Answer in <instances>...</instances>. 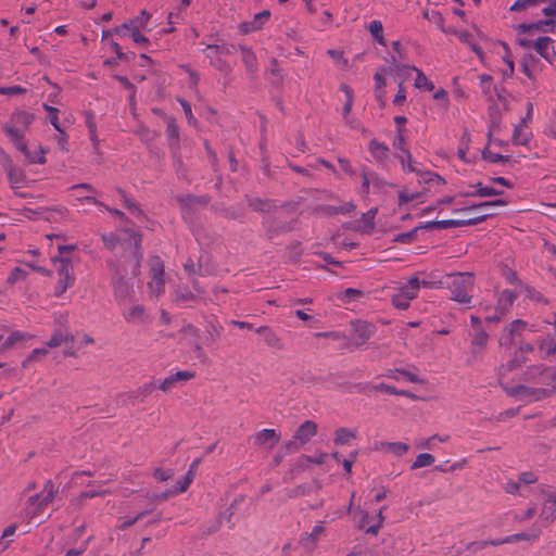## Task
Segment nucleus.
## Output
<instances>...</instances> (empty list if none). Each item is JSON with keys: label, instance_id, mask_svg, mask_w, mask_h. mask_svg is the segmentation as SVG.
I'll use <instances>...</instances> for the list:
<instances>
[{"label": "nucleus", "instance_id": "57", "mask_svg": "<svg viewBox=\"0 0 556 556\" xmlns=\"http://www.w3.org/2000/svg\"><path fill=\"white\" fill-rule=\"evenodd\" d=\"M421 178L427 184H433V185H445V180L438 174L432 172H425L421 175Z\"/></svg>", "mask_w": 556, "mask_h": 556}, {"label": "nucleus", "instance_id": "26", "mask_svg": "<svg viewBox=\"0 0 556 556\" xmlns=\"http://www.w3.org/2000/svg\"><path fill=\"white\" fill-rule=\"evenodd\" d=\"M368 150L371 156L378 162H382L388 159L389 148L376 139H372L369 142Z\"/></svg>", "mask_w": 556, "mask_h": 556}, {"label": "nucleus", "instance_id": "64", "mask_svg": "<svg viewBox=\"0 0 556 556\" xmlns=\"http://www.w3.org/2000/svg\"><path fill=\"white\" fill-rule=\"evenodd\" d=\"M176 387V381L172 378V376L169 375L168 377H166L165 379H163L157 386L156 388L164 391V392H169L172 389H174Z\"/></svg>", "mask_w": 556, "mask_h": 556}, {"label": "nucleus", "instance_id": "23", "mask_svg": "<svg viewBox=\"0 0 556 556\" xmlns=\"http://www.w3.org/2000/svg\"><path fill=\"white\" fill-rule=\"evenodd\" d=\"M401 70L405 71V72H410V71L416 72V78H415L414 86L417 89H426V90H429V91L434 89L433 83L431 80H429L426 77V75L420 70H418L417 67L408 66V65H403Z\"/></svg>", "mask_w": 556, "mask_h": 556}, {"label": "nucleus", "instance_id": "47", "mask_svg": "<svg viewBox=\"0 0 556 556\" xmlns=\"http://www.w3.org/2000/svg\"><path fill=\"white\" fill-rule=\"evenodd\" d=\"M457 37L458 39L462 41V42H465L467 45H469L471 47V49L478 54V55H481L482 53V50L479 46H477L475 42H473V38H472V35L468 31H459L457 33Z\"/></svg>", "mask_w": 556, "mask_h": 556}, {"label": "nucleus", "instance_id": "59", "mask_svg": "<svg viewBox=\"0 0 556 556\" xmlns=\"http://www.w3.org/2000/svg\"><path fill=\"white\" fill-rule=\"evenodd\" d=\"M465 223L462 219H444L438 220V229H448L456 227H464Z\"/></svg>", "mask_w": 556, "mask_h": 556}, {"label": "nucleus", "instance_id": "27", "mask_svg": "<svg viewBox=\"0 0 556 556\" xmlns=\"http://www.w3.org/2000/svg\"><path fill=\"white\" fill-rule=\"evenodd\" d=\"M131 238H132V240L135 242V248H136V251L134 252V257H132L131 275L134 277H136V276H138L140 274V264H141L142 255L139 252V247H140V243H141L142 236L139 232H131Z\"/></svg>", "mask_w": 556, "mask_h": 556}, {"label": "nucleus", "instance_id": "29", "mask_svg": "<svg viewBox=\"0 0 556 556\" xmlns=\"http://www.w3.org/2000/svg\"><path fill=\"white\" fill-rule=\"evenodd\" d=\"M206 58L210 59V64L215 67L217 71L223 73H230L232 71L231 65L222 58V54H216L214 52L207 51Z\"/></svg>", "mask_w": 556, "mask_h": 556}, {"label": "nucleus", "instance_id": "62", "mask_svg": "<svg viewBox=\"0 0 556 556\" xmlns=\"http://www.w3.org/2000/svg\"><path fill=\"white\" fill-rule=\"evenodd\" d=\"M25 277H26L25 270H23L20 267H15L10 273V275L8 277V282L12 285V283H15L18 280H23Z\"/></svg>", "mask_w": 556, "mask_h": 556}, {"label": "nucleus", "instance_id": "16", "mask_svg": "<svg viewBox=\"0 0 556 556\" xmlns=\"http://www.w3.org/2000/svg\"><path fill=\"white\" fill-rule=\"evenodd\" d=\"M260 333L267 346L281 350L283 348L280 337L268 326H261L255 329Z\"/></svg>", "mask_w": 556, "mask_h": 556}, {"label": "nucleus", "instance_id": "2", "mask_svg": "<svg viewBox=\"0 0 556 556\" xmlns=\"http://www.w3.org/2000/svg\"><path fill=\"white\" fill-rule=\"evenodd\" d=\"M58 493L59 486L52 480H47L40 493L28 497L24 507L25 517L34 519L40 516L47 506L54 501Z\"/></svg>", "mask_w": 556, "mask_h": 556}, {"label": "nucleus", "instance_id": "6", "mask_svg": "<svg viewBox=\"0 0 556 556\" xmlns=\"http://www.w3.org/2000/svg\"><path fill=\"white\" fill-rule=\"evenodd\" d=\"M113 295L118 306L130 303L135 295L134 283L126 279L119 271H116L112 278Z\"/></svg>", "mask_w": 556, "mask_h": 556}, {"label": "nucleus", "instance_id": "52", "mask_svg": "<svg viewBox=\"0 0 556 556\" xmlns=\"http://www.w3.org/2000/svg\"><path fill=\"white\" fill-rule=\"evenodd\" d=\"M541 24H555V22L553 20H546V21H539V22L532 23V24L522 23L517 26V29L519 33L525 34L532 29H541Z\"/></svg>", "mask_w": 556, "mask_h": 556}, {"label": "nucleus", "instance_id": "35", "mask_svg": "<svg viewBox=\"0 0 556 556\" xmlns=\"http://www.w3.org/2000/svg\"><path fill=\"white\" fill-rule=\"evenodd\" d=\"M368 30L371 34L372 38L381 46H386V40L383 37V26L382 23L378 20H374L368 25Z\"/></svg>", "mask_w": 556, "mask_h": 556}, {"label": "nucleus", "instance_id": "4", "mask_svg": "<svg viewBox=\"0 0 556 556\" xmlns=\"http://www.w3.org/2000/svg\"><path fill=\"white\" fill-rule=\"evenodd\" d=\"M51 260L55 265H58L56 274L59 279L54 287V295L60 298L68 288L73 287L75 282L74 269L70 258L67 257L54 256Z\"/></svg>", "mask_w": 556, "mask_h": 556}, {"label": "nucleus", "instance_id": "21", "mask_svg": "<svg viewBox=\"0 0 556 556\" xmlns=\"http://www.w3.org/2000/svg\"><path fill=\"white\" fill-rule=\"evenodd\" d=\"M324 533V526L323 522H319L316 525L311 533H305L301 539L302 546L307 549L312 551L316 547L317 542L320 538V535Z\"/></svg>", "mask_w": 556, "mask_h": 556}, {"label": "nucleus", "instance_id": "18", "mask_svg": "<svg viewBox=\"0 0 556 556\" xmlns=\"http://www.w3.org/2000/svg\"><path fill=\"white\" fill-rule=\"evenodd\" d=\"M528 324L525 320L521 319H515L513 320L506 328L505 331H507V336H504L500 343L502 345H511L514 341L515 334H520L523 330H526Z\"/></svg>", "mask_w": 556, "mask_h": 556}, {"label": "nucleus", "instance_id": "43", "mask_svg": "<svg viewBox=\"0 0 556 556\" xmlns=\"http://www.w3.org/2000/svg\"><path fill=\"white\" fill-rule=\"evenodd\" d=\"M43 109L49 115V121L55 130H60V122H59V110L54 106H51L47 103H43Z\"/></svg>", "mask_w": 556, "mask_h": 556}, {"label": "nucleus", "instance_id": "53", "mask_svg": "<svg viewBox=\"0 0 556 556\" xmlns=\"http://www.w3.org/2000/svg\"><path fill=\"white\" fill-rule=\"evenodd\" d=\"M535 62L532 55H526L521 62L522 73L530 79H533L532 64Z\"/></svg>", "mask_w": 556, "mask_h": 556}, {"label": "nucleus", "instance_id": "56", "mask_svg": "<svg viewBox=\"0 0 556 556\" xmlns=\"http://www.w3.org/2000/svg\"><path fill=\"white\" fill-rule=\"evenodd\" d=\"M405 128H399L396 130V136L394 140V147L406 153L407 157L410 159V153L404 148L405 138H404Z\"/></svg>", "mask_w": 556, "mask_h": 556}, {"label": "nucleus", "instance_id": "5", "mask_svg": "<svg viewBox=\"0 0 556 556\" xmlns=\"http://www.w3.org/2000/svg\"><path fill=\"white\" fill-rule=\"evenodd\" d=\"M148 289L151 296L160 298L165 293V267L160 256H152L149 263Z\"/></svg>", "mask_w": 556, "mask_h": 556}, {"label": "nucleus", "instance_id": "9", "mask_svg": "<svg viewBox=\"0 0 556 556\" xmlns=\"http://www.w3.org/2000/svg\"><path fill=\"white\" fill-rule=\"evenodd\" d=\"M35 115L24 110H16L12 113L10 122L3 126V131L9 137V128L15 129L24 139V132L34 122Z\"/></svg>", "mask_w": 556, "mask_h": 556}, {"label": "nucleus", "instance_id": "46", "mask_svg": "<svg viewBox=\"0 0 556 556\" xmlns=\"http://www.w3.org/2000/svg\"><path fill=\"white\" fill-rule=\"evenodd\" d=\"M525 293H526V296L531 300V301H534V302H538V303H544V304H547V300L545 299V296L540 292L538 291L536 289L530 287V286H526L525 287Z\"/></svg>", "mask_w": 556, "mask_h": 556}, {"label": "nucleus", "instance_id": "58", "mask_svg": "<svg viewBox=\"0 0 556 556\" xmlns=\"http://www.w3.org/2000/svg\"><path fill=\"white\" fill-rule=\"evenodd\" d=\"M482 157L483 160L490 162V163H500V162H503V161H507L508 160V155H502V154H498V153H494V152H491V151H483L482 153Z\"/></svg>", "mask_w": 556, "mask_h": 556}, {"label": "nucleus", "instance_id": "17", "mask_svg": "<svg viewBox=\"0 0 556 556\" xmlns=\"http://www.w3.org/2000/svg\"><path fill=\"white\" fill-rule=\"evenodd\" d=\"M2 167L7 173V177L11 185V188L15 189V188H20L24 185L25 175L22 169L16 168L13 165L12 160L10 162H8V164L3 165Z\"/></svg>", "mask_w": 556, "mask_h": 556}, {"label": "nucleus", "instance_id": "10", "mask_svg": "<svg viewBox=\"0 0 556 556\" xmlns=\"http://www.w3.org/2000/svg\"><path fill=\"white\" fill-rule=\"evenodd\" d=\"M352 329V344L354 346L364 345L375 333L376 327L364 320L351 321Z\"/></svg>", "mask_w": 556, "mask_h": 556}, {"label": "nucleus", "instance_id": "50", "mask_svg": "<svg viewBox=\"0 0 556 556\" xmlns=\"http://www.w3.org/2000/svg\"><path fill=\"white\" fill-rule=\"evenodd\" d=\"M192 480H193V473H191V470H188V472L182 478V480L177 481V485L175 486V493L179 494V493L185 492L191 484Z\"/></svg>", "mask_w": 556, "mask_h": 556}, {"label": "nucleus", "instance_id": "25", "mask_svg": "<svg viewBox=\"0 0 556 556\" xmlns=\"http://www.w3.org/2000/svg\"><path fill=\"white\" fill-rule=\"evenodd\" d=\"M197 301V295L188 288H177L174 295V302L181 307L190 306Z\"/></svg>", "mask_w": 556, "mask_h": 556}, {"label": "nucleus", "instance_id": "8", "mask_svg": "<svg viewBox=\"0 0 556 556\" xmlns=\"http://www.w3.org/2000/svg\"><path fill=\"white\" fill-rule=\"evenodd\" d=\"M9 131V139L13 142L15 148L24 153L25 157L28 160L31 164H45L46 157H45V151L39 148L36 151H29L27 148V144L25 140L21 137V135L12 128L8 129Z\"/></svg>", "mask_w": 556, "mask_h": 556}, {"label": "nucleus", "instance_id": "61", "mask_svg": "<svg viewBox=\"0 0 556 556\" xmlns=\"http://www.w3.org/2000/svg\"><path fill=\"white\" fill-rule=\"evenodd\" d=\"M362 177V191L365 194L369 193L370 185H371V174L368 173L365 168L361 172Z\"/></svg>", "mask_w": 556, "mask_h": 556}, {"label": "nucleus", "instance_id": "28", "mask_svg": "<svg viewBox=\"0 0 556 556\" xmlns=\"http://www.w3.org/2000/svg\"><path fill=\"white\" fill-rule=\"evenodd\" d=\"M523 119L520 124H518L513 134V142L517 146H525L530 141L531 132L527 130Z\"/></svg>", "mask_w": 556, "mask_h": 556}, {"label": "nucleus", "instance_id": "14", "mask_svg": "<svg viewBox=\"0 0 556 556\" xmlns=\"http://www.w3.org/2000/svg\"><path fill=\"white\" fill-rule=\"evenodd\" d=\"M517 298L518 295L515 291L509 289L503 290L497 296L495 311L502 315H506Z\"/></svg>", "mask_w": 556, "mask_h": 556}, {"label": "nucleus", "instance_id": "45", "mask_svg": "<svg viewBox=\"0 0 556 556\" xmlns=\"http://www.w3.org/2000/svg\"><path fill=\"white\" fill-rule=\"evenodd\" d=\"M48 350L45 348L34 349L30 354L23 361L22 367L27 368L31 362L37 361L39 357L46 356Z\"/></svg>", "mask_w": 556, "mask_h": 556}, {"label": "nucleus", "instance_id": "19", "mask_svg": "<svg viewBox=\"0 0 556 556\" xmlns=\"http://www.w3.org/2000/svg\"><path fill=\"white\" fill-rule=\"evenodd\" d=\"M539 519L544 522L543 526L556 519V493L543 503Z\"/></svg>", "mask_w": 556, "mask_h": 556}, {"label": "nucleus", "instance_id": "48", "mask_svg": "<svg viewBox=\"0 0 556 556\" xmlns=\"http://www.w3.org/2000/svg\"><path fill=\"white\" fill-rule=\"evenodd\" d=\"M155 387L150 383H144L143 386L139 387L136 391L131 392L129 397L131 399H144L151 394Z\"/></svg>", "mask_w": 556, "mask_h": 556}, {"label": "nucleus", "instance_id": "36", "mask_svg": "<svg viewBox=\"0 0 556 556\" xmlns=\"http://www.w3.org/2000/svg\"><path fill=\"white\" fill-rule=\"evenodd\" d=\"M27 338H30V336L22 331H14L2 342L0 351H7L10 348H12L16 342L25 340Z\"/></svg>", "mask_w": 556, "mask_h": 556}, {"label": "nucleus", "instance_id": "31", "mask_svg": "<svg viewBox=\"0 0 556 556\" xmlns=\"http://www.w3.org/2000/svg\"><path fill=\"white\" fill-rule=\"evenodd\" d=\"M381 448L395 456H403L409 450V445L403 442H382Z\"/></svg>", "mask_w": 556, "mask_h": 556}, {"label": "nucleus", "instance_id": "51", "mask_svg": "<svg viewBox=\"0 0 556 556\" xmlns=\"http://www.w3.org/2000/svg\"><path fill=\"white\" fill-rule=\"evenodd\" d=\"M150 18H151V14L149 12H147L146 10H141L140 14L136 18L130 20V23H131L132 27L143 28V27H146V25L148 24Z\"/></svg>", "mask_w": 556, "mask_h": 556}, {"label": "nucleus", "instance_id": "7", "mask_svg": "<svg viewBox=\"0 0 556 556\" xmlns=\"http://www.w3.org/2000/svg\"><path fill=\"white\" fill-rule=\"evenodd\" d=\"M317 433V424L306 420L296 429L293 439L285 444L287 453H294L301 445L306 444Z\"/></svg>", "mask_w": 556, "mask_h": 556}, {"label": "nucleus", "instance_id": "3", "mask_svg": "<svg viewBox=\"0 0 556 556\" xmlns=\"http://www.w3.org/2000/svg\"><path fill=\"white\" fill-rule=\"evenodd\" d=\"M426 288H435V283L422 281L417 277L410 278L404 286L399 288L397 292L392 296V303L396 308L406 309L409 306L412 300L416 299L420 289V286Z\"/></svg>", "mask_w": 556, "mask_h": 556}, {"label": "nucleus", "instance_id": "60", "mask_svg": "<svg viewBox=\"0 0 556 556\" xmlns=\"http://www.w3.org/2000/svg\"><path fill=\"white\" fill-rule=\"evenodd\" d=\"M249 204L254 211L266 212L270 210V203L267 200L253 199Z\"/></svg>", "mask_w": 556, "mask_h": 556}, {"label": "nucleus", "instance_id": "13", "mask_svg": "<svg viewBox=\"0 0 556 556\" xmlns=\"http://www.w3.org/2000/svg\"><path fill=\"white\" fill-rule=\"evenodd\" d=\"M553 42V39L546 36L539 37L534 41L536 52L551 64L554 62L556 55Z\"/></svg>", "mask_w": 556, "mask_h": 556}, {"label": "nucleus", "instance_id": "40", "mask_svg": "<svg viewBox=\"0 0 556 556\" xmlns=\"http://www.w3.org/2000/svg\"><path fill=\"white\" fill-rule=\"evenodd\" d=\"M362 296V291L354 288H348L344 291L338 293L337 298L343 303H350L352 300H356Z\"/></svg>", "mask_w": 556, "mask_h": 556}, {"label": "nucleus", "instance_id": "34", "mask_svg": "<svg viewBox=\"0 0 556 556\" xmlns=\"http://www.w3.org/2000/svg\"><path fill=\"white\" fill-rule=\"evenodd\" d=\"M539 351L542 354V358H547L548 356L556 353V341L549 337L540 340Z\"/></svg>", "mask_w": 556, "mask_h": 556}, {"label": "nucleus", "instance_id": "22", "mask_svg": "<svg viewBox=\"0 0 556 556\" xmlns=\"http://www.w3.org/2000/svg\"><path fill=\"white\" fill-rule=\"evenodd\" d=\"M488 341L489 334L484 330L479 328L471 339L470 353L472 355L480 354L486 348Z\"/></svg>", "mask_w": 556, "mask_h": 556}, {"label": "nucleus", "instance_id": "30", "mask_svg": "<svg viewBox=\"0 0 556 556\" xmlns=\"http://www.w3.org/2000/svg\"><path fill=\"white\" fill-rule=\"evenodd\" d=\"M74 341V336L68 333V332H63L62 330H55L50 340L46 342L47 346L49 348H58L60 346L61 344L63 343H66V342H73Z\"/></svg>", "mask_w": 556, "mask_h": 556}, {"label": "nucleus", "instance_id": "41", "mask_svg": "<svg viewBox=\"0 0 556 556\" xmlns=\"http://www.w3.org/2000/svg\"><path fill=\"white\" fill-rule=\"evenodd\" d=\"M206 51L214 52L216 54L227 55L232 54L236 51L235 45H207Z\"/></svg>", "mask_w": 556, "mask_h": 556}, {"label": "nucleus", "instance_id": "49", "mask_svg": "<svg viewBox=\"0 0 556 556\" xmlns=\"http://www.w3.org/2000/svg\"><path fill=\"white\" fill-rule=\"evenodd\" d=\"M205 330L212 341H216L223 331V327L219 324L208 321L205 326Z\"/></svg>", "mask_w": 556, "mask_h": 556}, {"label": "nucleus", "instance_id": "11", "mask_svg": "<svg viewBox=\"0 0 556 556\" xmlns=\"http://www.w3.org/2000/svg\"><path fill=\"white\" fill-rule=\"evenodd\" d=\"M253 444L258 447L271 450L280 440V434L275 429H263L253 437Z\"/></svg>", "mask_w": 556, "mask_h": 556}, {"label": "nucleus", "instance_id": "20", "mask_svg": "<svg viewBox=\"0 0 556 556\" xmlns=\"http://www.w3.org/2000/svg\"><path fill=\"white\" fill-rule=\"evenodd\" d=\"M242 56V63L245 66L248 74L254 76L257 72V58L253 50L245 46L239 47Z\"/></svg>", "mask_w": 556, "mask_h": 556}, {"label": "nucleus", "instance_id": "32", "mask_svg": "<svg viewBox=\"0 0 556 556\" xmlns=\"http://www.w3.org/2000/svg\"><path fill=\"white\" fill-rule=\"evenodd\" d=\"M476 191L472 193H469L468 195L475 197H495V195H502L504 193L503 190L495 189L490 186H483L481 182H477L475 186Z\"/></svg>", "mask_w": 556, "mask_h": 556}, {"label": "nucleus", "instance_id": "39", "mask_svg": "<svg viewBox=\"0 0 556 556\" xmlns=\"http://www.w3.org/2000/svg\"><path fill=\"white\" fill-rule=\"evenodd\" d=\"M295 220L289 222L287 224L277 223L275 226H270L267 229L269 237L278 236L280 233H285L291 231L294 228Z\"/></svg>", "mask_w": 556, "mask_h": 556}, {"label": "nucleus", "instance_id": "37", "mask_svg": "<svg viewBox=\"0 0 556 556\" xmlns=\"http://www.w3.org/2000/svg\"><path fill=\"white\" fill-rule=\"evenodd\" d=\"M505 205H507V201L506 200L497 199V200L481 202L479 204H472L470 206H466V207L462 208L460 211L469 212V211L480 210V208H483V207L505 206Z\"/></svg>", "mask_w": 556, "mask_h": 556}, {"label": "nucleus", "instance_id": "24", "mask_svg": "<svg viewBox=\"0 0 556 556\" xmlns=\"http://www.w3.org/2000/svg\"><path fill=\"white\" fill-rule=\"evenodd\" d=\"M510 393L515 396H518L519 399L533 397L534 400H540L546 395V390L531 389L526 386H518L515 389H513Z\"/></svg>", "mask_w": 556, "mask_h": 556}, {"label": "nucleus", "instance_id": "42", "mask_svg": "<svg viewBox=\"0 0 556 556\" xmlns=\"http://www.w3.org/2000/svg\"><path fill=\"white\" fill-rule=\"evenodd\" d=\"M421 197V192H408L406 189H403L399 192V205L401 206L408 202L419 200Z\"/></svg>", "mask_w": 556, "mask_h": 556}, {"label": "nucleus", "instance_id": "38", "mask_svg": "<svg viewBox=\"0 0 556 556\" xmlns=\"http://www.w3.org/2000/svg\"><path fill=\"white\" fill-rule=\"evenodd\" d=\"M434 460H435V458L433 455H431L429 453H421L416 457V459L412 464L410 468L418 469V468H422V467H428V466H431L434 463Z\"/></svg>", "mask_w": 556, "mask_h": 556}, {"label": "nucleus", "instance_id": "1", "mask_svg": "<svg viewBox=\"0 0 556 556\" xmlns=\"http://www.w3.org/2000/svg\"><path fill=\"white\" fill-rule=\"evenodd\" d=\"M439 285L450 290L453 301L471 307V292L475 288V277L471 273L448 274L439 281Z\"/></svg>", "mask_w": 556, "mask_h": 556}, {"label": "nucleus", "instance_id": "12", "mask_svg": "<svg viewBox=\"0 0 556 556\" xmlns=\"http://www.w3.org/2000/svg\"><path fill=\"white\" fill-rule=\"evenodd\" d=\"M270 17L269 10H263L262 12L254 15L252 21L243 22L239 25V29L242 34H249L260 30Z\"/></svg>", "mask_w": 556, "mask_h": 556}, {"label": "nucleus", "instance_id": "44", "mask_svg": "<svg viewBox=\"0 0 556 556\" xmlns=\"http://www.w3.org/2000/svg\"><path fill=\"white\" fill-rule=\"evenodd\" d=\"M352 438H354L353 432L346 428H340L336 431L334 443L343 445L349 443Z\"/></svg>", "mask_w": 556, "mask_h": 556}, {"label": "nucleus", "instance_id": "54", "mask_svg": "<svg viewBox=\"0 0 556 556\" xmlns=\"http://www.w3.org/2000/svg\"><path fill=\"white\" fill-rule=\"evenodd\" d=\"M501 542H494V541H478V542H470L466 544L465 548L466 551H469L470 553H477L478 551L486 547L488 545H497Z\"/></svg>", "mask_w": 556, "mask_h": 556}, {"label": "nucleus", "instance_id": "55", "mask_svg": "<svg viewBox=\"0 0 556 556\" xmlns=\"http://www.w3.org/2000/svg\"><path fill=\"white\" fill-rule=\"evenodd\" d=\"M419 229H420V227H415L410 231L400 233L396 236L395 241L400 242V243H405V244L412 243L414 241V239L416 238V235Z\"/></svg>", "mask_w": 556, "mask_h": 556}, {"label": "nucleus", "instance_id": "33", "mask_svg": "<svg viewBox=\"0 0 556 556\" xmlns=\"http://www.w3.org/2000/svg\"><path fill=\"white\" fill-rule=\"evenodd\" d=\"M548 0H516L513 5L509 8L511 12H521L531 8H536L542 3L547 2Z\"/></svg>", "mask_w": 556, "mask_h": 556}, {"label": "nucleus", "instance_id": "15", "mask_svg": "<svg viewBox=\"0 0 556 556\" xmlns=\"http://www.w3.org/2000/svg\"><path fill=\"white\" fill-rule=\"evenodd\" d=\"M122 315L127 323L131 324H142L148 317L146 307L141 304H135L127 309H123Z\"/></svg>", "mask_w": 556, "mask_h": 556}, {"label": "nucleus", "instance_id": "63", "mask_svg": "<svg viewBox=\"0 0 556 556\" xmlns=\"http://www.w3.org/2000/svg\"><path fill=\"white\" fill-rule=\"evenodd\" d=\"M166 134H167V137H168L169 140L178 141L179 128H178L177 124L174 121H170L167 124Z\"/></svg>", "mask_w": 556, "mask_h": 556}]
</instances>
